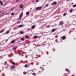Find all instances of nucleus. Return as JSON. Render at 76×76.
Wrapping results in <instances>:
<instances>
[{"label": "nucleus", "instance_id": "473e14b6", "mask_svg": "<svg viewBox=\"0 0 76 76\" xmlns=\"http://www.w3.org/2000/svg\"><path fill=\"white\" fill-rule=\"evenodd\" d=\"M36 2H38V0H36Z\"/></svg>", "mask_w": 76, "mask_h": 76}, {"label": "nucleus", "instance_id": "052dcab7", "mask_svg": "<svg viewBox=\"0 0 76 76\" xmlns=\"http://www.w3.org/2000/svg\"><path fill=\"white\" fill-rule=\"evenodd\" d=\"M37 56L38 57V56Z\"/></svg>", "mask_w": 76, "mask_h": 76}, {"label": "nucleus", "instance_id": "a878e982", "mask_svg": "<svg viewBox=\"0 0 76 76\" xmlns=\"http://www.w3.org/2000/svg\"><path fill=\"white\" fill-rule=\"evenodd\" d=\"M72 10H70V12L72 13Z\"/></svg>", "mask_w": 76, "mask_h": 76}, {"label": "nucleus", "instance_id": "de8ad7c7", "mask_svg": "<svg viewBox=\"0 0 76 76\" xmlns=\"http://www.w3.org/2000/svg\"><path fill=\"white\" fill-rule=\"evenodd\" d=\"M73 4V3H72V4Z\"/></svg>", "mask_w": 76, "mask_h": 76}, {"label": "nucleus", "instance_id": "423d86ee", "mask_svg": "<svg viewBox=\"0 0 76 76\" xmlns=\"http://www.w3.org/2000/svg\"><path fill=\"white\" fill-rule=\"evenodd\" d=\"M57 4V2L56 1H54L52 3V4L53 5H55V4Z\"/></svg>", "mask_w": 76, "mask_h": 76}, {"label": "nucleus", "instance_id": "37998d69", "mask_svg": "<svg viewBox=\"0 0 76 76\" xmlns=\"http://www.w3.org/2000/svg\"><path fill=\"white\" fill-rule=\"evenodd\" d=\"M8 13H7L6 14V15H8Z\"/></svg>", "mask_w": 76, "mask_h": 76}, {"label": "nucleus", "instance_id": "a211bd4d", "mask_svg": "<svg viewBox=\"0 0 76 76\" xmlns=\"http://www.w3.org/2000/svg\"><path fill=\"white\" fill-rule=\"evenodd\" d=\"M12 64H13V65H15V63L13 62H12Z\"/></svg>", "mask_w": 76, "mask_h": 76}, {"label": "nucleus", "instance_id": "58836bf2", "mask_svg": "<svg viewBox=\"0 0 76 76\" xmlns=\"http://www.w3.org/2000/svg\"><path fill=\"white\" fill-rule=\"evenodd\" d=\"M29 30H30V29L29 28H28V29H27V31H29Z\"/></svg>", "mask_w": 76, "mask_h": 76}, {"label": "nucleus", "instance_id": "6ab92c4d", "mask_svg": "<svg viewBox=\"0 0 76 76\" xmlns=\"http://www.w3.org/2000/svg\"><path fill=\"white\" fill-rule=\"evenodd\" d=\"M48 4H46L45 5V7H48Z\"/></svg>", "mask_w": 76, "mask_h": 76}, {"label": "nucleus", "instance_id": "f257e3e1", "mask_svg": "<svg viewBox=\"0 0 76 76\" xmlns=\"http://www.w3.org/2000/svg\"><path fill=\"white\" fill-rule=\"evenodd\" d=\"M23 12H21V14H20V17H19V19H21V18H22V16H23Z\"/></svg>", "mask_w": 76, "mask_h": 76}, {"label": "nucleus", "instance_id": "6e6552de", "mask_svg": "<svg viewBox=\"0 0 76 76\" xmlns=\"http://www.w3.org/2000/svg\"><path fill=\"white\" fill-rule=\"evenodd\" d=\"M56 31V29L54 28L52 30V32H54V31Z\"/></svg>", "mask_w": 76, "mask_h": 76}, {"label": "nucleus", "instance_id": "f704fd0d", "mask_svg": "<svg viewBox=\"0 0 76 76\" xmlns=\"http://www.w3.org/2000/svg\"><path fill=\"white\" fill-rule=\"evenodd\" d=\"M14 15V14L13 13H12L11 14V15Z\"/></svg>", "mask_w": 76, "mask_h": 76}, {"label": "nucleus", "instance_id": "6e6d98bb", "mask_svg": "<svg viewBox=\"0 0 76 76\" xmlns=\"http://www.w3.org/2000/svg\"><path fill=\"white\" fill-rule=\"evenodd\" d=\"M75 39V38H74V39Z\"/></svg>", "mask_w": 76, "mask_h": 76}, {"label": "nucleus", "instance_id": "c03bdc74", "mask_svg": "<svg viewBox=\"0 0 76 76\" xmlns=\"http://www.w3.org/2000/svg\"><path fill=\"white\" fill-rule=\"evenodd\" d=\"M19 56H20V53H19Z\"/></svg>", "mask_w": 76, "mask_h": 76}, {"label": "nucleus", "instance_id": "20e7f679", "mask_svg": "<svg viewBox=\"0 0 76 76\" xmlns=\"http://www.w3.org/2000/svg\"><path fill=\"white\" fill-rule=\"evenodd\" d=\"M19 7L21 9H22L23 7V5L22 4H21L20 5Z\"/></svg>", "mask_w": 76, "mask_h": 76}, {"label": "nucleus", "instance_id": "13d9d810", "mask_svg": "<svg viewBox=\"0 0 76 76\" xmlns=\"http://www.w3.org/2000/svg\"><path fill=\"white\" fill-rule=\"evenodd\" d=\"M5 63H7V62H6Z\"/></svg>", "mask_w": 76, "mask_h": 76}, {"label": "nucleus", "instance_id": "4be33fe9", "mask_svg": "<svg viewBox=\"0 0 76 76\" xmlns=\"http://www.w3.org/2000/svg\"><path fill=\"white\" fill-rule=\"evenodd\" d=\"M37 38V36H35L34 37V38Z\"/></svg>", "mask_w": 76, "mask_h": 76}, {"label": "nucleus", "instance_id": "864d4df0", "mask_svg": "<svg viewBox=\"0 0 76 76\" xmlns=\"http://www.w3.org/2000/svg\"><path fill=\"white\" fill-rule=\"evenodd\" d=\"M1 72V70H0V73Z\"/></svg>", "mask_w": 76, "mask_h": 76}, {"label": "nucleus", "instance_id": "f03ea898", "mask_svg": "<svg viewBox=\"0 0 76 76\" xmlns=\"http://www.w3.org/2000/svg\"><path fill=\"white\" fill-rule=\"evenodd\" d=\"M63 24H64L63 21H61L59 22V25H63Z\"/></svg>", "mask_w": 76, "mask_h": 76}, {"label": "nucleus", "instance_id": "a18cd8bd", "mask_svg": "<svg viewBox=\"0 0 76 76\" xmlns=\"http://www.w3.org/2000/svg\"><path fill=\"white\" fill-rule=\"evenodd\" d=\"M1 12H3V11H0V13H1Z\"/></svg>", "mask_w": 76, "mask_h": 76}, {"label": "nucleus", "instance_id": "4c0bfd02", "mask_svg": "<svg viewBox=\"0 0 76 76\" xmlns=\"http://www.w3.org/2000/svg\"><path fill=\"white\" fill-rule=\"evenodd\" d=\"M6 3L5 4H4L3 5L4 6H5L6 5Z\"/></svg>", "mask_w": 76, "mask_h": 76}, {"label": "nucleus", "instance_id": "9b49d317", "mask_svg": "<svg viewBox=\"0 0 76 76\" xmlns=\"http://www.w3.org/2000/svg\"><path fill=\"white\" fill-rule=\"evenodd\" d=\"M18 48V47H15L13 48V50H15V49H16Z\"/></svg>", "mask_w": 76, "mask_h": 76}, {"label": "nucleus", "instance_id": "393cba45", "mask_svg": "<svg viewBox=\"0 0 76 76\" xmlns=\"http://www.w3.org/2000/svg\"><path fill=\"white\" fill-rule=\"evenodd\" d=\"M6 32V34H9V31H7Z\"/></svg>", "mask_w": 76, "mask_h": 76}, {"label": "nucleus", "instance_id": "f3484780", "mask_svg": "<svg viewBox=\"0 0 76 76\" xmlns=\"http://www.w3.org/2000/svg\"><path fill=\"white\" fill-rule=\"evenodd\" d=\"M73 7H76V4H74L72 6Z\"/></svg>", "mask_w": 76, "mask_h": 76}, {"label": "nucleus", "instance_id": "7c9ffc66", "mask_svg": "<svg viewBox=\"0 0 76 76\" xmlns=\"http://www.w3.org/2000/svg\"><path fill=\"white\" fill-rule=\"evenodd\" d=\"M8 41V39H7L6 40L5 42H7Z\"/></svg>", "mask_w": 76, "mask_h": 76}, {"label": "nucleus", "instance_id": "412c9836", "mask_svg": "<svg viewBox=\"0 0 76 76\" xmlns=\"http://www.w3.org/2000/svg\"><path fill=\"white\" fill-rule=\"evenodd\" d=\"M22 53L23 54H25L26 53V52H22Z\"/></svg>", "mask_w": 76, "mask_h": 76}, {"label": "nucleus", "instance_id": "7ed1b4c3", "mask_svg": "<svg viewBox=\"0 0 76 76\" xmlns=\"http://www.w3.org/2000/svg\"><path fill=\"white\" fill-rule=\"evenodd\" d=\"M61 39H63V40H64V39H66V37L65 36H64L62 37H61Z\"/></svg>", "mask_w": 76, "mask_h": 76}, {"label": "nucleus", "instance_id": "4d7b16f0", "mask_svg": "<svg viewBox=\"0 0 76 76\" xmlns=\"http://www.w3.org/2000/svg\"><path fill=\"white\" fill-rule=\"evenodd\" d=\"M27 63H28V62L27 61H26Z\"/></svg>", "mask_w": 76, "mask_h": 76}, {"label": "nucleus", "instance_id": "c85d7f7f", "mask_svg": "<svg viewBox=\"0 0 76 76\" xmlns=\"http://www.w3.org/2000/svg\"><path fill=\"white\" fill-rule=\"evenodd\" d=\"M20 23V21H18L17 22V24H18V23Z\"/></svg>", "mask_w": 76, "mask_h": 76}, {"label": "nucleus", "instance_id": "5fc2aeb1", "mask_svg": "<svg viewBox=\"0 0 76 76\" xmlns=\"http://www.w3.org/2000/svg\"><path fill=\"white\" fill-rule=\"evenodd\" d=\"M36 56H37V54H36Z\"/></svg>", "mask_w": 76, "mask_h": 76}, {"label": "nucleus", "instance_id": "cd10ccee", "mask_svg": "<svg viewBox=\"0 0 76 76\" xmlns=\"http://www.w3.org/2000/svg\"><path fill=\"white\" fill-rule=\"evenodd\" d=\"M63 15H64V16H66V13H65Z\"/></svg>", "mask_w": 76, "mask_h": 76}, {"label": "nucleus", "instance_id": "09e8293b", "mask_svg": "<svg viewBox=\"0 0 76 76\" xmlns=\"http://www.w3.org/2000/svg\"><path fill=\"white\" fill-rule=\"evenodd\" d=\"M53 51H54V49H53Z\"/></svg>", "mask_w": 76, "mask_h": 76}, {"label": "nucleus", "instance_id": "e433bc0d", "mask_svg": "<svg viewBox=\"0 0 76 76\" xmlns=\"http://www.w3.org/2000/svg\"><path fill=\"white\" fill-rule=\"evenodd\" d=\"M4 75H5L4 74H3V75H2L3 76H4Z\"/></svg>", "mask_w": 76, "mask_h": 76}, {"label": "nucleus", "instance_id": "2f4dec72", "mask_svg": "<svg viewBox=\"0 0 76 76\" xmlns=\"http://www.w3.org/2000/svg\"><path fill=\"white\" fill-rule=\"evenodd\" d=\"M36 64H37V65H38V64H39V63H36Z\"/></svg>", "mask_w": 76, "mask_h": 76}, {"label": "nucleus", "instance_id": "a19ab883", "mask_svg": "<svg viewBox=\"0 0 76 76\" xmlns=\"http://www.w3.org/2000/svg\"><path fill=\"white\" fill-rule=\"evenodd\" d=\"M70 1V0H66V1Z\"/></svg>", "mask_w": 76, "mask_h": 76}, {"label": "nucleus", "instance_id": "1a4fd4ad", "mask_svg": "<svg viewBox=\"0 0 76 76\" xmlns=\"http://www.w3.org/2000/svg\"><path fill=\"white\" fill-rule=\"evenodd\" d=\"M0 4H1V6L3 5V3H2V1H0Z\"/></svg>", "mask_w": 76, "mask_h": 76}, {"label": "nucleus", "instance_id": "2eb2a0df", "mask_svg": "<svg viewBox=\"0 0 76 76\" xmlns=\"http://www.w3.org/2000/svg\"><path fill=\"white\" fill-rule=\"evenodd\" d=\"M29 12H26V15H29Z\"/></svg>", "mask_w": 76, "mask_h": 76}, {"label": "nucleus", "instance_id": "4468645a", "mask_svg": "<svg viewBox=\"0 0 76 76\" xmlns=\"http://www.w3.org/2000/svg\"><path fill=\"white\" fill-rule=\"evenodd\" d=\"M23 26V25H20L19 26V28H21V27H22Z\"/></svg>", "mask_w": 76, "mask_h": 76}, {"label": "nucleus", "instance_id": "f8f14e48", "mask_svg": "<svg viewBox=\"0 0 76 76\" xmlns=\"http://www.w3.org/2000/svg\"><path fill=\"white\" fill-rule=\"evenodd\" d=\"M20 34H23V31H20Z\"/></svg>", "mask_w": 76, "mask_h": 76}, {"label": "nucleus", "instance_id": "e2e57ef3", "mask_svg": "<svg viewBox=\"0 0 76 76\" xmlns=\"http://www.w3.org/2000/svg\"><path fill=\"white\" fill-rule=\"evenodd\" d=\"M41 53H42V51H41Z\"/></svg>", "mask_w": 76, "mask_h": 76}, {"label": "nucleus", "instance_id": "680f3d73", "mask_svg": "<svg viewBox=\"0 0 76 76\" xmlns=\"http://www.w3.org/2000/svg\"><path fill=\"white\" fill-rule=\"evenodd\" d=\"M66 74H65L64 75H65Z\"/></svg>", "mask_w": 76, "mask_h": 76}, {"label": "nucleus", "instance_id": "72a5a7b5", "mask_svg": "<svg viewBox=\"0 0 76 76\" xmlns=\"http://www.w3.org/2000/svg\"><path fill=\"white\" fill-rule=\"evenodd\" d=\"M19 1V0H17L16 1V2H18V1Z\"/></svg>", "mask_w": 76, "mask_h": 76}, {"label": "nucleus", "instance_id": "49530a36", "mask_svg": "<svg viewBox=\"0 0 76 76\" xmlns=\"http://www.w3.org/2000/svg\"><path fill=\"white\" fill-rule=\"evenodd\" d=\"M32 2L33 3H34V1H33Z\"/></svg>", "mask_w": 76, "mask_h": 76}, {"label": "nucleus", "instance_id": "c756f323", "mask_svg": "<svg viewBox=\"0 0 76 76\" xmlns=\"http://www.w3.org/2000/svg\"><path fill=\"white\" fill-rule=\"evenodd\" d=\"M12 69H14V68H15V66H12Z\"/></svg>", "mask_w": 76, "mask_h": 76}, {"label": "nucleus", "instance_id": "aec40b11", "mask_svg": "<svg viewBox=\"0 0 76 76\" xmlns=\"http://www.w3.org/2000/svg\"><path fill=\"white\" fill-rule=\"evenodd\" d=\"M24 66H25V67L26 68V67H28V65H26V64Z\"/></svg>", "mask_w": 76, "mask_h": 76}, {"label": "nucleus", "instance_id": "9d476101", "mask_svg": "<svg viewBox=\"0 0 76 76\" xmlns=\"http://www.w3.org/2000/svg\"><path fill=\"white\" fill-rule=\"evenodd\" d=\"M31 28L32 29H34V28H35V26L34 25H33V26L32 27H31Z\"/></svg>", "mask_w": 76, "mask_h": 76}, {"label": "nucleus", "instance_id": "c9c22d12", "mask_svg": "<svg viewBox=\"0 0 76 76\" xmlns=\"http://www.w3.org/2000/svg\"><path fill=\"white\" fill-rule=\"evenodd\" d=\"M66 71H67L68 70V69H65Z\"/></svg>", "mask_w": 76, "mask_h": 76}, {"label": "nucleus", "instance_id": "0eeeda50", "mask_svg": "<svg viewBox=\"0 0 76 76\" xmlns=\"http://www.w3.org/2000/svg\"><path fill=\"white\" fill-rule=\"evenodd\" d=\"M15 40H13L11 42V44H13V43H15Z\"/></svg>", "mask_w": 76, "mask_h": 76}, {"label": "nucleus", "instance_id": "3c124183", "mask_svg": "<svg viewBox=\"0 0 76 76\" xmlns=\"http://www.w3.org/2000/svg\"><path fill=\"white\" fill-rule=\"evenodd\" d=\"M40 71H39V72H40Z\"/></svg>", "mask_w": 76, "mask_h": 76}, {"label": "nucleus", "instance_id": "79ce46f5", "mask_svg": "<svg viewBox=\"0 0 76 76\" xmlns=\"http://www.w3.org/2000/svg\"><path fill=\"white\" fill-rule=\"evenodd\" d=\"M5 14V13H3V15H4V14Z\"/></svg>", "mask_w": 76, "mask_h": 76}, {"label": "nucleus", "instance_id": "dca6fc26", "mask_svg": "<svg viewBox=\"0 0 76 76\" xmlns=\"http://www.w3.org/2000/svg\"><path fill=\"white\" fill-rule=\"evenodd\" d=\"M21 41H24L25 39H24V38H22L21 39Z\"/></svg>", "mask_w": 76, "mask_h": 76}, {"label": "nucleus", "instance_id": "ddd939ff", "mask_svg": "<svg viewBox=\"0 0 76 76\" xmlns=\"http://www.w3.org/2000/svg\"><path fill=\"white\" fill-rule=\"evenodd\" d=\"M4 30H1L0 32V33H2L3 32H4Z\"/></svg>", "mask_w": 76, "mask_h": 76}, {"label": "nucleus", "instance_id": "ea45409f", "mask_svg": "<svg viewBox=\"0 0 76 76\" xmlns=\"http://www.w3.org/2000/svg\"><path fill=\"white\" fill-rule=\"evenodd\" d=\"M47 54L48 55V52H47Z\"/></svg>", "mask_w": 76, "mask_h": 76}, {"label": "nucleus", "instance_id": "bb28decb", "mask_svg": "<svg viewBox=\"0 0 76 76\" xmlns=\"http://www.w3.org/2000/svg\"><path fill=\"white\" fill-rule=\"evenodd\" d=\"M50 26H46V27L47 28H50Z\"/></svg>", "mask_w": 76, "mask_h": 76}, {"label": "nucleus", "instance_id": "b1692460", "mask_svg": "<svg viewBox=\"0 0 76 76\" xmlns=\"http://www.w3.org/2000/svg\"><path fill=\"white\" fill-rule=\"evenodd\" d=\"M25 38H29V36H26V37H25Z\"/></svg>", "mask_w": 76, "mask_h": 76}, {"label": "nucleus", "instance_id": "bf43d9fd", "mask_svg": "<svg viewBox=\"0 0 76 76\" xmlns=\"http://www.w3.org/2000/svg\"><path fill=\"white\" fill-rule=\"evenodd\" d=\"M1 57H2V56H1Z\"/></svg>", "mask_w": 76, "mask_h": 76}, {"label": "nucleus", "instance_id": "39448f33", "mask_svg": "<svg viewBox=\"0 0 76 76\" xmlns=\"http://www.w3.org/2000/svg\"><path fill=\"white\" fill-rule=\"evenodd\" d=\"M42 8V7H37L36 9V10H39V9H41Z\"/></svg>", "mask_w": 76, "mask_h": 76}, {"label": "nucleus", "instance_id": "603ef678", "mask_svg": "<svg viewBox=\"0 0 76 76\" xmlns=\"http://www.w3.org/2000/svg\"><path fill=\"white\" fill-rule=\"evenodd\" d=\"M32 8H31V9H32Z\"/></svg>", "mask_w": 76, "mask_h": 76}, {"label": "nucleus", "instance_id": "8fccbe9b", "mask_svg": "<svg viewBox=\"0 0 76 76\" xmlns=\"http://www.w3.org/2000/svg\"><path fill=\"white\" fill-rule=\"evenodd\" d=\"M11 9H13V8H12Z\"/></svg>", "mask_w": 76, "mask_h": 76}, {"label": "nucleus", "instance_id": "5701e85b", "mask_svg": "<svg viewBox=\"0 0 76 76\" xmlns=\"http://www.w3.org/2000/svg\"><path fill=\"white\" fill-rule=\"evenodd\" d=\"M32 75H34V76H35V75H36V74H35V73H33Z\"/></svg>", "mask_w": 76, "mask_h": 76}]
</instances>
